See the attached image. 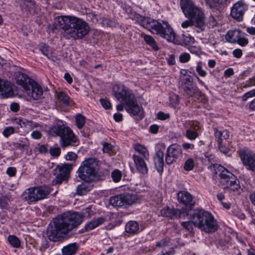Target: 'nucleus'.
<instances>
[{"mask_svg": "<svg viewBox=\"0 0 255 255\" xmlns=\"http://www.w3.org/2000/svg\"><path fill=\"white\" fill-rule=\"evenodd\" d=\"M82 222V217L78 213H63L53 219L49 225L47 231L48 239L52 242L59 241Z\"/></svg>", "mask_w": 255, "mask_h": 255, "instance_id": "obj_1", "label": "nucleus"}, {"mask_svg": "<svg viewBox=\"0 0 255 255\" xmlns=\"http://www.w3.org/2000/svg\"><path fill=\"white\" fill-rule=\"evenodd\" d=\"M56 28L64 30L65 36L68 39L83 38L88 33L89 26L82 19L72 16H60L55 19Z\"/></svg>", "mask_w": 255, "mask_h": 255, "instance_id": "obj_2", "label": "nucleus"}, {"mask_svg": "<svg viewBox=\"0 0 255 255\" xmlns=\"http://www.w3.org/2000/svg\"><path fill=\"white\" fill-rule=\"evenodd\" d=\"M114 97L121 102L117 106V110L123 111L124 107L129 114L137 115L141 110L137 103L136 99L131 90L122 84H115L113 87Z\"/></svg>", "mask_w": 255, "mask_h": 255, "instance_id": "obj_3", "label": "nucleus"}, {"mask_svg": "<svg viewBox=\"0 0 255 255\" xmlns=\"http://www.w3.org/2000/svg\"><path fill=\"white\" fill-rule=\"evenodd\" d=\"M188 216L195 227L206 233L215 232L218 228L217 222L212 214L203 209H196Z\"/></svg>", "mask_w": 255, "mask_h": 255, "instance_id": "obj_4", "label": "nucleus"}, {"mask_svg": "<svg viewBox=\"0 0 255 255\" xmlns=\"http://www.w3.org/2000/svg\"><path fill=\"white\" fill-rule=\"evenodd\" d=\"M142 23L143 26L152 33L159 35L169 42L174 41L175 33L167 22L145 18Z\"/></svg>", "mask_w": 255, "mask_h": 255, "instance_id": "obj_5", "label": "nucleus"}, {"mask_svg": "<svg viewBox=\"0 0 255 255\" xmlns=\"http://www.w3.org/2000/svg\"><path fill=\"white\" fill-rule=\"evenodd\" d=\"M180 6L185 16L194 20L196 27L201 28L204 25V13L192 0H180Z\"/></svg>", "mask_w": 255, "mask_h": 255, "instance_id": "obj_6", "label": "nucleus"}, {"mask_svg": "<svg viewBox=\"0 0 255 255\" xmlns=\"http://www.w3.org/2000/svg\"><path fill=\"white\" fill-rule=\"evenodd\" d=\"M50 132L52 135L60 137L59 142L62 147L71 145L77 140L72 130L60 122H57L50 128Z\"/></svg>", "mask_w": 255, "mask_h": 255, "instance_id": "obj_7", "label": "nucleus"}, {"mask_svg": "<svg viewBox=\"0 0 255 255\" xmlns=\"http://www.w3.org/2000/svg\"><path fill=\"white\" fill-rule=\"evenodd\" d=\"M97 160L90 158L83 161L77 171L78 177L83 181L90 182L95 179L97 174Z\"/></svg>", "mask_w": 255, "mask_h": 255, "instance_id": "obj_8", "label": "nucleus"}, {"mask_svg": "<svg viewBox=\"0 0 255 255\" xmlns=\"http://www.w3.org/2000/svg\"><path fill=\"white\" fill-rule=\"evenodd\" d=\"M179 88L189 97L197 100L202 99L204 95L198 88L193 83V78L190 75L181 76L179 81Z\"/></svg>", "mask_w": 255, "mask_h": 255, "instance_id": "obj_9", "label": "nucleus"}, {"mask_svg": "<svg viewBox=\"0 0 255 255\" xmlns=\"http://www.w3.org/2000/svg\"><path fill=\"white\" fill-rule=\"evenodd\" d=\"M220 170L221 171L219 175L221 182L225 185V188L229 191H233L239 194V190L241 189L239 180L232 173L224 167H221Z\"/></svg>", "mask_w": 255, "mask_h": 255, "instance_id": "obj_10", "label": "nucleus"}, {"mask_svg": "<svg viewBox=\"0 0 255 255\" xmlns=\"http://www.w3.org/2000/svg\"><path fill=\"white\" fill-rule=\"evenodd\" d=\"M136 197L134 194H121L110 198V203L114 207H120L130 205L136 202Z\"/></svg>", "mask_w": 255, "mask_h": 255, "instance_id": "obj_11", "label": "nucleus"}, {"mask_svg": "<svg viewBox=\"0 0 255 255\" xmlns=\"http://www.w3.org/2000/svg\"><path fill=\"white\" fill-rule=\"evenodd\" d=\"M248 8L249 6L247 4L243 1H238L231 8L230 15L237 21H242Z\"/></svg>", "mask_w": 255, "mask_h": 255, "instance_id": "obj_12", "label": "nucleus"}, {"mask_svg": "<svg viewBox=\"0 0 255 255\" xmlns=\"http://www.w3.org/2000/svg\"><path fill=\"white\" fill-rule=\"evenodd\" d=\"M161 215L171 219L181 218L189 215V211L184 209H177L166 207L160 211Z\"/></svg>", "mask_w": 255, "mask_h": 255, "instance_id": "obj_13", "label": "nucleus"}, {"mask_svg": "<svg viewBox=\"0 0 255 255\" xmlns=\"http://www.w3.org/2000/svg\"><path fill=\"white\" fill-rule=\"evenodd\" d=\"M240 157L247 169L255 171V153L248 150H242Z\"/></svg>", "mask_w": 255, "mask_h": 255, "instance_id": "obj_14", "label": "nucleus"}, {"mask_svg": "<svg viewBox=\"0 0 255 255\" xmlns=\"http://www.w3.org/2000/svg\"><path fill=\"white\" fill-rule=\"evenodd\" d=\"M186 131L184 135L190 140H194L199 136L198 131L200 126L197 122H189L186 124Z\"/></svg>", "mask_w": 255, "mask_h": 255, "instance_id": "obj_15", "label": "nucleus"}, {"mask_svg": "<svg viewBox=\"0 0 255 255\" xmlns=\"http://www.w3.org/2000/svg\"><path fill=\"white\" fill-rule=\"evenodd\" d=\"M177 197L178 202L187 207L186 208H182V209L187 210L189 212L194 206L195 202L193 201V197L192 195L187 191H179L177 193Z\"/></svg>", "mask_w": 255, "mask_h": 255, "instance_id": "obj_16", "label": "nucleus"}, {"mask_svg": "<svg viewBox=\"0 0 255 255\" xmlns=\"http://www.w3.org/2000/svg\"><path fill=\"white\" fill-rule=\"evenodd\" d=\"M27 94L34 100L40 99L43 95V90L41 86L35 81H32L29 88L25 90Z\"/></svg>", "mask_w": 255, "mask_h": 255, "instance_id": "obj_17", "label": "nucleus"}, {"mask_svg": "<svg viewBox=\"0 0 255 255\" xmlns=\"http://www.w3.org/2000/svg\"><path fill=\"white\" fill-rule=\"evenodd\" d=\"M13 95L11 84L8 81L0 79V95L8 98Z\"/></svg>", "mask_w": 255, "mask_h": 255, "instance_id": "obj_18", "label": "nucleus"}, {"mask_svg": "<svg viewBox=\"0 0 255 255\" xmlns=\"http://www.w3.org/2000/svg\"><path fill=\"white\" fill-rule=\"evenodd\" d=\"M132 159L134 161L136 169L142 174L147 173L148 168L145 160L148 158L140 157L137 155H133Z\"/></svg>", "mask_w": 255, "mask_h": 255, "instance_id": "obj_19", "label": "nucleus"}, {"mask_svg": "<svg viewBox=\"0 0 255 255\" xmlns=\"http://www.w3.org/2000/svg\"><path fill=\"white\" fill-rule=\"evenodd\" d=\"M35 188H29L26 189L22 194L23 199L28 203L36 202L39 200Z\"/></svg>", "mask_w": 255, "mask_h": 255, "instance_id": "obj_20", "label": "nucleus"}, {"mask_svg": "<svg viewBox=\"0 0 255 255\" xmlns=\"http://www.w3.org/2000/svg\"><path fill=\"white\" fill-rule=\"evenodd\" d=\"M16 83L20 86L25 90L29 88L31 83L33 81L30 79L26 75L19 72L16 76Z\"/></svg>", "mask_w": 255, "mask_h": 255, "instance_id": "obj_21", "label": "nucleus"}, {"mask_svg": "<svg viewBox=\"0 0 255 255\" xmlns=\"http://www.w3.org/2000/svg\"><path fill=\"white\" fill-rule=\"evenodd\" d=\"M164 152L161 150H158L154 157V162L157 171L161 173L163 170L164 166Z\"/></svg>", "mask_w": 255, "mask_h": 255, "instance_id": "obj_22", "label": "nucleus"}, {"mask_svg": "<svg viewBox=\"0 0 255 255\" xmlns=\"http://www.w3.org/2000/svg\"><path fill=\"white\" fill-rule=\"evenodd\" d=\"M206 4L212 9L220 10L230 2V0H204Z\"/></svg>", "mask_w": 255, "mask_h": 255, "instance_id": "obj_23", "label": "nucleus"}, {"mask_svg": "<svg viewBox=\"0 0 255 255\" xmlns=\"http://www.w3.org/2000/svg\"><path fill=\"white\" fill-rule=\"evenodd\" d=\"M20 5L23 11L30 14L35 11V4L32 0H20Z\"/></svg>", "mask_w": 255, "mask_h": 255, "instance_id": "obj_24", "label": "nucleus"}, {"mask_svg": "<svg viewBox=\"0 0 255 255\" xmlns=\"http://www.w3.org/2000/svg\"><path fill=\"white\" fill-rule=\"evenodd\" d=\"M132 146L137 153V154H134L135 155L145 158H149V152L145 146L138 143H136L133 144Z\"/></svg>", "mask_w": 255, "mask_h": 255, "instance_id": "obj_25", "label": "nucleus"}, {"mask_svg": "<svg viewBox=\"0 0 255 255\" xmlns=\"http://www.w3.org/2000/svg\"><path fill=\"white\" fill-rule=\"evenodd\" d=\"M106 220V218L103 217H99L97 219H94L85 225V230L87 231H91L103 224Z\"/></svg>", "mask_w": 255, "mask_h": 255, "instance_id": "obj_26", "label": "nucleus"}, {"mask_svg": "<svg viewBox=\"0 0 255 255\" xmlns=\"http://www.w3.org/2000/svg\"><path fill=\"white\" fill-rule=\"evenodd\" d=\"M214 131L218 144H220L223 140H226L229 137V132L227 130H219L217 128H214Z\"/></svg>", "mask_w": 255, "mask_h": 255, "instance_id": "obj_27", "label": "nucleus"}, {"mask_svg": "<svg viewBox=\"0 0 255 255\" xmlns=\"http://www.w3.org/2000/svg\"><path fill=\"white\" fill-rule=\"evenodd\" d=\"M241 32L239 30H230L226 34L225 38L229 42L236 43Z\"/></svg>", "mask_w": 255, "mask_h": 255, "instance_id": "obj_28", "label": "nucleus"}, {"mask_svg": "<svg viewBox=\"0 0 255 255\" xmlns=\"http://www.w3.org/2000/svg\"><path fill=\"white\" fill-rule=\"evenodd\" d=\"M139 229L138 224L134 221L128 222L125 226L126 232L130 234H136L138 232Z\"/></svg>", "mask_w": 255, "mask_h": 255, "instance_id": "obj_29", "label": "nucleus"}, {"mask_svg": "<svg viewBox=\"0 0 255 255\" xmlns=\"http://www.w3.org/2000/svg\"><path fill=\"white\" fill-rule=\"evenodd\" d=\"M55 96L59 102L63 105L68 106L70 105V98L64 92H56Z\"/></svg>", "mask_w": 255, "mask_h": 255, "instance_id": "obj_30", "label": "nucleus"}, {"mask_svg": "<svg viewBox=\"0 0 255 255\" xmlns=\"http://www.w3.org/2000/svg\"><path fill=\"white\" fill-rule=\"evenodd\" d=\"M35 188V191L37 192L39 200L46 198L47 196L51 192L50 188L47 186H39Z\"/></svg>", "mask_w": 255, "mask_h": 255, "instance_id": "obj_31", "label": "nucleus"}, {"mask_svg": "<svg viewBox=\"0 0 255 255\" xmlns=\"http://www.w3.org/2000/svg\"><path fill=\"white\" fill-rule=\"evenodd\" d=\"M39 50L47 58L51 60L54 61L53 50L48 45L42 43L40 46Z\"/></svg>", "mask_w": 255, "mask_h": 255, "instance_id": "obj_32", "label": "nucleus"}, {"mask_svg": "<svg viewBox=\"0 0 255 255\" xmlns=\"http://www.w3.org/2000/svg\"><path fill=\"white\" fill-rule=\"evenodd\" d=\"M167 151L176 159L182 155V150L180 147L176 144H173L168 147Z\"/></svg>", "mask_w": 255, "mask_h": 255, "instance_id": "obj_33", "label": "nucleus"}, {"mask_svg": "<svg viewBox=\"0 0 255 255\" xmlns=\"http://www.w3.org/2000/svg\"><path fill=\"white\" fill-rule=\"evenodd\" d=\"M78 249L76 243L71 244L64 247L62 249L63 255H74Z\"/></svg>", "mask_w": 255, "mask_h": 255, "instance_id": "obj_34", "label": "nucleus"}, {"mask_svg": "<svg viewBox=\"0 0 255 255\" xmlns=\"http://www.w3.org/2000/svg\"><path fill=\"white\" fill-rule=\"evenodd\" d=\"M70 169L71 166L68 164H63L61 166H58L57 168V170L58 171L57 174L68 179Z\"/></svg>", "mask_w": 255, "mask_h": 255, "instance_id": "obj_35", "label": "nucleus"}, {"mask_svg": "<svg viewBox=\"0 0 255 255\" xmlns=\"http://www.w3.org/2000/svg\"><path fill=\"white\" fill-rule=\"evenodd\" d=\"M92 189V187L88 184L83 183L77 187L76 192L78 195L83 196L86 195Z\"/></svg>", "mask_w": 255, "mask_h": 255, "instance_id": "obj_36", "label": "nucleus"}, {"mask_svg": "<svg viewBox=\"0 0 255 255\" xmlns=\"http://www.w3.org/2000/svg\"><path fill=\"white\" fill-rule=\"evenodd\" d=\"M179 38L180 40V44L182 45L193 43L195 41L194 38L189 34L186 35L185 34H182L179 36Z\"/></svg>", "mask_w": 255, "mask_h": 255, "instance_id": "obj_37", "label": "nucleus"}, {"mask_svg": "<svg viewBox=\"0 0 255 255\" xmlns=\"http://www.w3.org/2000/svg\"><path fill=\"white\" fill-rule=\"evenodd\" d=\"M144 40L154 50L157 51L158 50V47L156 45V42L152 36L145 35L144 36Z\"/></svg>", "mask_w": 255, "mask_h": 255, "instance_id": "obj_38", "label": "nucleus"}, {"mask_svg": "<svg viewBox=\"0 0 255 255\" xmlns=\"http://www.w3.org/2000/svg\"><path fill=\"white\" fill-rule=\"evenodd\" d=\"M15 148L22 150L28 145V142L26 138L19 140L18 142L13 143Z\"/></svg>", "mask_w": 255, "mask_h": 255, "instance_id": "obj_39", "label": "nucleus"}, {"mask_svg": "<svg viewBox=\"0 0 255 255\" xmlns=\"http://www.w3.org/2000/svg\"><path fill=\"white\" fill-rule=\"evenodd\" d=\"M75 122L78 128L81 129L85 124V117L81 114L75 117Z\"/></svg>", "mask_w": 255, "mask_h": 255, "instance_id": "obj_40", "label": "nucleus"}, {"mask_svg": "<svg viewBox=\"0 0 255 255\" xmlns=\"http://www.w3.org/2000/svg\"><path fill=\"white\" fill-rule=\"evenodd\" d=\"M102 145V151L104 153L111 154L114 152V147L111 143L108 142H103Z\"/></svg>", "mask_w": 255, "mask_h": 255, "instance_id": "obj_41", "label": "nucleus"}, {"mask_svg": "<svg viewBox=\"0 0 255 255\" xmlns=\"http://www.w3.org/2000/svg\"><path fill=\"white\" fill-rule=\"evenodd\" d=\"M181 225L184 228L190 233H194V223L191 220L190 221L182 222Z\"/></svg>", "mask_w": 255, "mask_h": 255, "instance_id": "obj_42", "label": "nucleus"}, {"mask_svg": "<svg viewBox=\"0 0 255 255\" xmlns=\"http://www.w3.org/2000/svg\"><path fill=\"white\" fill-rule=\"evenodd\" d=\"M8 241L9 244L14 248H18L20 244L19 240L15 236H9Z\"/></svg>", "mask_w": 255, "mask_h": 255, "instance_id": "obj_43", "label": "nucleus"}, {"mask_svg": "<svg viewBox=\"0 0 255 255\" xmlns=\"http://www.w3.org/2000/svg\"><path fill=\"white\" fill-rule=\"evenodd\" d=\"M194 165V160L193 159L190 158L185 161L184 168L186 171H190L193 169Z\"/></svg>", "mask_w": 255, "mask_h": 255, "instance_id": "obj_44", "label": "nucleus"}, {"mask_svg": "<svg viewBox=\"0 0 255 255\" xmlns=\"http://www.w3.org/2000/svg\"><path fill=\"white\" fill-rule=\"evenodd\" d=\"M121 171L118 169H115L112 172L111 176L115 182H119L122 178Z\"/></svg>", "mask_w": 255, "mask_h": 255, "instance_id": "obj_45", "label": "nucleus"}, {"mask_svg": "<svg viewBox=\"0 0 255 255\" xmlns=\"http://www.w3.org/2000/svg\"><path fill=\"white\" fill-rule=\"evenodd\" d=\"M244 35H245V33L241 32V35H240L239 37V39L236 42L240 45L242 46H245L247 45L249 43L248 38L245 37L244 36Z\"/></svg>", "mask_w": 255, "mask_h": 255, "instance_id": "obj_46", "label": "nucleus"}, {"mask_svg": "<svg viewBox=\"0 0 255 255\" xmlns=\"http://www.w3.org/2000/svg\"><path fill=\"white\" fill-rule=\"evenodd\" d=\"M196 71L201 77H204L207 75L206 72L202 69L201 62L197 63V66L196 67Z\"/></svg>", "mask_w": 255, "mask_h": 255, "instance_id": "obj_47", "label": "nucleus"}, {"mask_svg": "<svg viewBox=\"0 0 255 255\" xmlns=\"http://www.w3.org/2000/svg\"><path fill=\"white\" fill-rule=\"evenodd\" d=\"M82 213L84 217L88 218L93 215L94 212L91 207H87L82 210Z\"/></svg>", "mask_w": 255, "mask_h": 255, "instance_id": "obj_48", "label": "nucleus"}, {"mask_svg": "<svg viewBox=\"0 0 255 255\" xmlns=\"http://www.w3.org/2000/svg\"><path fill=\"white\" fill-rule=\"evenodd\" d=\"M14 132V128L12 127H8L5 128L3 131L2 134L5 137H8L10 135L13 133Z\"/></svg>", "mask_w": 255, "mask_h": 255, "instance_id": "obj_49", "label": "nucleus"}, {"mask_svg": "<svg viewBox=\"0 0 255 255\" xmlns=\"http://www.w3.org/2000/svg\"><path fill=\"white\" fill-rule=\"evenodd\" d=\"M190 55L188 53H182L179 56V61L181 63H186L189 61Z\"/></svg>", "mask_w": 255, "mask_h": 255, "instance_id": "obj_50", "label": "nucleus"}, {"mask_svg": "<svg viewBox=\"0 0 255 255\" xmlns=\"http://www.w3.org/2000/svg\"><path fill=\"white\" fill-rule=\"evenodd\" d=\"M16 120V123L20 125L21 127H26L27 126H30L31 124V122L30 121H28L26 119H19Z\"/></svg>", "mask_w": 255, "mask_h": 255, "instance_id": "obj_51", "label": "nucleus"}, {"mask_svg": "<svg viewBox=\"0 0 255 255\" xmlns=\"http://www.w3.org/2000/svg\"><path fill=\"white\" fill-rule=\"evenodd\" d=\"M255 96V89L246 93L242 97V100L247 101L249 98Z\"/></svg>", "mask_w": 255, "mask_h": 255, "instance_id": "obj_52", "label": "nucleus"}, {"mask_svg": "<svg viewBox=\"0 0 255 255\" xmlns=\"http://www.w3.org/2000/svg\"><path fill=\"white\" fill-rule=\"evenodd\" d=\"M49 152L52 156H58L61 153V150L59 147H51Z\"/></svg>", "mask_w": 255, "mask_h": 255, "instance_id": "obj_53", "label": "nucleus"}, {"mask_svg": "<svg viewBox=\"0 0 255 255\" xmlns=\"http://www.w3.org/2000/svg\"><path fill=\"white\" fill-rule=\"evenodd\" d=\"M9 200L7 198H2L0 199V206L2 209H5L9 205Z\"/></svg>", "mask_w": 255, "mask_h": 255, "instance_id": "obj_54", "label": "nucleus"}, {"mask_svg": "<svg viewBox=\"0 0 255 255\" xmlns=\"http://www.w3.org/2000/svg\"><path fill=\"white\" fill-rule=\"evenodd\" d=\"M68 179L62 176L61 175H57L53 181V184H60L63 181H66Z\"/></svg>", "mask_w": 255, "mask_h": 255, "instance_id": "obj_55", "label": "nucleus"}, {"mask_svg": "<svg viewBox=\"0 0 255 255\" xmlns=\"http://www.w3.org/2000/svg\"><path fill=\"white\" fill-rule=\"evenodd\" d=\"M176 159L172 156L167 151L165 156V162L168 164H171L175 161Z\"/></svg>", "mask_w": 255, "mask_h": 255, "instance_id": "obj_56", "label": "nucleus"}, {"mask_svg": "<svg viewBox=\"0 0 255 255\" xmlns=\"http://www.w3.org/2000/svg\"><path fill=\"white\" fill-rule=\"evenodd\" d=\"M157 117L160 120H165L169 118L170 115L168 113H164L162 112H159L157 114Z\"/></svg>", "mask_w": 255, "mask_h": 255, "instance_id": "obj_57", "label": "nucleus"}, {"mask_svg": "<svg viewBox=\"0 0 255 255\" xmlns=\"http://www.w3.org/2000/svg\"><path fill=\"white\" fill-rule=\"evenodd\" d=\"M193 25H195V21L191 19V20H187L183 22L181 24V26L183 28H186L188 27L192 26Z\"/></svg>", "mask_w": 255, "mask_h": 255, "instance_id": "obj_58", "label": "nucleus"}, {"mask_svg": "<svg viewBox=\"0 0 255 255\" xmlns=\"http://www.w3.org/2000/svg\"><path fill=\"white\" fill-rule=\"evenodd\" d=\"M170 101L172 105L174 106H175L177 104L179 103V97L176 95H173L170 97Z\"/></svg>", "mask_w": 255, "mask_h": 255, "instance_id": "obj_59", "label": "nucleus"}, {"mask_svg": "<svg viewBox=\"0 0 255 255\" xmlns=\"http://www.w3.org/2000/svg\"><path fill=\"white\" fill-rule=\"evenodd\" d=\"M16 172V169L14 167H8L6 171V173L11 177L14 176L15 175Z\"/></svg>", "mask_w": 255, "mask_h": 255, "instance_id": "obj_60", "label": "nucleus"}, {"mask_svg": "<svg viewBox=\"0 0 255 255\" xmlns=\"http://www.w3.org/2000/svg\"><path fill=\"white\" fill-rule=\"evenodd\" d=\"M167 63L169 65H173L175 64V56L173 54H170L166 57Z\"/></svg>", "mask_w": 255, "mask_h": 255, "instance_id": "obj_61", "label": "nucleus"}, {"mask_svg": "<svg viewBox=\"0 0 255 255\" xmlns=\"http://www.w3.org/2000/svg\"><path fill=\"white\" fill-rule=\"evenodd\" d=\"M169 239H165L161 240L160 242H157L156 246L158 247H163L168 245Z\"/></svg>", "mask_w": 255, "mask_h": 255, "instance_id": "obj_62", "label": "nucleus"}, {"mask_svg": "<svg viewBox=\"0 0 255 255\" xmlns=\"http://www.w3.org/2000/svg\"><path fill=\"white\" fill-rule=\"evenodd\" d=\"M208 22H209V24L212 27H214V26H216L217 24V19L214 16H213L212 15H211L209 17Z\"/></svg>", "mask_w": 255, "mask_h": 255, "instance_id": "obj_63", "label": "nucleus"}, {"mask_svg": "<svg viewBox=\"0 0 255 255\" xmlns=\"http://www.w3.org/2000/svg\"><path fill=\"white\" fill-rule=\"evenodd\" d=\"M102 23L104 25H106L107 26H114L115 23L113 21L108 19V18H104L102 19Z\"/></svg>", "mask_w": 255, "mask_h": 255, "instance_id": "obj_64", "label": "nucleus"}]
</instances>
